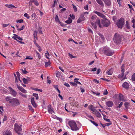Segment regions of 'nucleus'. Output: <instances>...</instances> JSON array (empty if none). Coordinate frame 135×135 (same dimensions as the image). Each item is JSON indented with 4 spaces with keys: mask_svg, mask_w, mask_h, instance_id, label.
I'll return each instance as SVG.
<instances>
[{
    "mask_svg": "<svg viewBox=\"0 0 135 135\" xmlns=\"http://www.w3.org/2000/svg\"><path fill=\"white\" fill-rule=\"evenodd\" d=\"M95 23L97 24L98 25L100 28H102L103 27H108L110 24V21L107 19H102L100 21L99 19L97 18Z\"/></svg>",
    "mask_w": 135,
    "mask_h": 135,
    "instance_id": "1",
    "label": "nucleus"
},
{
    "mask_svg": "<svg viewBox=\"0 0 135 135\" xmlns=\"http://www.w3.org/2000/svg\"><path fill=\"white\" fill-rule=\"evenodd\" d=\"M124 68V64H123L121 67V74H119L118 76V77L120 78H123V79L122 80H123L127 78L126 77V76L128 75L129 73L128 71H127L125 73L124 75V73L125 71Z\"/></svg>",
    "mask_w": 135,
    "mask_h": 135,
    "instance_id": "2",
    "label": "nucleus"
},
{
    "mask_svg": "<svg viewBox=\"0 0 135 135\" xmlns=\"http://www.w3.org/2000/svg\"><path fill=\"white\" fill-rule=\"evenodd\" d=\"M68 124L72 131H77L79 130V128L77 127L76 123L73 120L69 121Z\"/></svg>",
    "mask_w": 135,
    "mask_h": 135,
    "instance_id": "3",
    "label": "nucleus"
},
{
    "mask_svg": "<svg viewBox=\"0 0 135 135\" xmlns=\"http://www.w3.org/2000/svg\"><path fill=\"white\" fill-rule=\"evenodd\" d=\"M102 51L103 52L108 56L112 55L114 53V51L110 50L109 48L107 47H104Z\"/></svg>",
    "mask_w": 135,
    "mask_h": 135,
    "instance_id": "4",
    "label": "nucleus"
},
{
    "mask_svg": "<svg viewBox=\"0 0 135 135\" xmlns=\"http://www.w3.org/2000/svg\"><path fill=\"white\" fill-rule=\"evenodd\" d=\"M21 126L20 125L19 126L17 123H15L14 125L15 131L18 135H22V133L21 132L22 130Z\"/></svg>",
    "mask_w": 135,
    "mask_h": 135,
    "instance_id": "5",
    "label": "nucleus"
},
{
    "mask_svg": "<svg viewBox=\"0 0 135 135\" xmlns=\"http://www.w3.org/2000/svg\"><path fill=\"white\" fill-rule=\"evenodd\" d=\"M114 42L117 44L120 43L121 41V37L120 35L117 33L115 34L113 38Z\"/></svg>",
    "mask_w": 135,
    "mask_h": 135,
    "instance_id": "6",
    "label": "nucleus"
},
{
    "mask_svg": "<svg viewBox=\"0 0 135 135\" xmlns=\"http://www.w3.org/2000/svg\"><path fill=\"white\" fill-rule=\"evenodd\" d=\"M10 103L13 106H17L20 104L19 100L17 98H13L11 99L10 101Z\"/></svg>",
    "mask_w": 135,
    "mask_h": 135,
    "instance_id": "7",
    "label": "nucleus"
},
{
    "mask_svg": "<svg viewBox=\"0 0 135 135\" xmlns=\"http://www.w3.org/2000/svg\"><path fill=\"white\" fill-rule=\"evenodd\" d=\"M124 20L123 18H121L119 20L117 23V25L119 28H122L124 25Z\"/></svg>",
    "mask_w": 135,
    "mask_h": 135,
    "instance_id": "8",
    "label": "nucleus"
},
{
    "mask_svg": "<svg viewBox=\"0 0 135 135\" xmlns=\"http://www.w3.org/2000/svg\"><path fill=\"white\" fill-rule=\"evenodd\" d=\"M9 88L11 94L14 97H15L17 94L16 92L10 87H9Z\"/></svg>",
    "mask_w": 135,
    "mask_h": 135,
    "instance_id": "9",
    "label": "nucleus"
},
{
    "mask_svg": "<svg viewBox=\"0 0 135 135\" xmlns=\"http://www.w3.org/2000/svg\"><path fill=\"white\" fill-rule=\"evenodd\" d=\"M85 20V18L84 17V15H81L80 17L78 20L77 22L78 23H79L81 21H84Z\"/></svg>",
    "mask_w": 135,
    "mask_h": 135,
    "instance_id": "10",
    "label": "nucleus"
},
{
    "mask_svg": "<svg viewBox=\"0 0 135 135\" xmlns=\"http://www.w3.org/2000/svg\"><path fill=\"white\" fill-rule=\"evenodd\" d=\"M13 35L14 36L12 37V38L14 39V40H16L17 41V40H17V38L18 39V40L21 41H22L23 40V39L22 38L19 37L16 34H14Z\"/></svg>",
    "mask_w": 135,
    "mask_h": 135,
    "instance_id": "11",
    "label": "nucleus"
},
{
    "mask_svg": "<svg viewBox=\"0 0 135 135\" xmlns=\"http://www.w3.org/2000/svg\"><path fill=\"white\" fill-rule=\"evenodd\" d=\"M47 108L48 112L49 113H51L52 114V113H55V112L53 110V108H52L51 105H48Z\"/></svg>",
    "mask_w": 135,
    "mask_h": 135,
    "instance_id": "12",
    "label": "nucleus"
},
{
    "mask_svg": "<svg viewBox=\"0 0 135 135\" xmlns=\"http://www.w3.org/2000/svg\"><path fill=\"white\" fill-rule=\"evenodd\" d=\"M17 86L18 89L20 91L24 93H27L26 91L22 87L19 86L18 84H17Z\"/></svg>",
    "mask_w": 135,
    "mask_h": 135,
    "instance_id": "13",
    "label": "nucleus"
},
{
    "mask_svg": "<svg viewBox=\"0 0 135 135\" xmlns=\"http://www.w3.org/2000/svg\"><path fill=\"white\" fill-rule=\"evenodd\" d=\"M3 135H12V133L9 130L7 129L3 132Z\"/></svg>",
    "mask_w": 135,
    "mask_h": 135,
    "instance_id": "14",
    "label": "nucleus"
},
{
    "mask_svg": "<svg viewBox=\"0 0 135 135\" xmlns=\"http://www.w3.org/2000/svg\"><path fill=\"white\" fill-rule=\"evenodd\" d=\"M104 2L105 4L108 6H110L111 4V2L110 0H102Z\"/></svg>",
    "mask_w": 135,
    "mask_h": 135,
    "instance_id": "15",
    "label": "nucleus"
},
{
    "mask_svg": "<svg viewBox=\"0 0 135 135\" xmlns=\"http://www.w3.org/2000/svg\"><path fill=\"white\" fill-rule=\"evenodd\" d=\"M106 105L109 107H111L113 104V102L110 101L106 102Z\"/></svg>",
    "mask_w": 135,
    "mask_h": 135,
    "instance_id": "16",
    "label": "nucleus"
},
{
    "mask_svg": "<svg viewBox=\"0 0 135 135\" xmlns=\"http://www.w3.org/2000/svg\"><path fill=\"white\" fill-rule=\"evenodd\" d=\"M31 103L33 107L36 108L37 107V105L36 103L35 102L34 100V98L32 97L31 99Z\"/></svg>",
    "mask_w": 135,
    "mask_h": 135,
    "instance_id": "17",
    "label": "nucleus"
},
{
    "mask_svg": "<svg viewBox=\"0 0 135 135\" xmlns=\"http://www.w3.org/2000/svg\"><path fill=\"white\" fill-rule=\"evenodd\" d=\"M129 85L127 82H125L123 84L122 86L123 88L128 89L129 88Z\"/></svg>",
    "mask_w": 135,
    "mask_h": 135,
    "instance_id": "18",
    "label": "nucleus"
},
{
    "mask_svg": "<svg viewBox=\"0 0 135 135\" xmlns=\"http://www.w3.org/2000/svg\"><path fill=\"white\" fill-rule=\"evenodd\" d=\"M118 98L120 101H126V100L124 98L123 95L121 94H119Z\"/></svg>",
    "mask_w": 135,
    "mask_h": 135,
    "instance_id": "19",
    "label": "nucleus"
},
{
    "mask_svg": "<svg viewBox=\"0 0 135 135\" xmlns=\"http://www.w3.org/2000/svg\"><path fill=\"white\" fill-rule=\"evenodd\" d=\"M102 7L104 6V4L101 0H95Z\"/></svg>",
    "mask_w": 135,
    "mask_h": 135,
    "instance_id": "20",
    "label": "nucleus"
},
{
    "mask_svg": "<svg viewBox=\"0 0 135 135\" xmlns=\"http://www.w3.org/2000/svg\"><path fill=\"white\" fill-rule=\"evenodd\" d=\"M89 109L93 112H94L95 111V109L94 108V107L92 105H90Z\"/></svg>",
    "mask_w": 135,
    "mask_h": 135,
    "instance_id": "21",
    "label": "nucleus"
},
{
    "mask_svg": "<svg viewBox=\"0 0 135 135\" xmlns=\"http://www.w3.org/2000/svg\"><path fill=\"white\" fill-rule=\"evenodd\" d=\"M94 114L97 117L99 118H100L101 116L100 113L97 111H96L95 112Z\"/></svg>",
    "mask_w": 135,
    "mask_h": 135,
    "instance_id": "22",
    "label": "nucleus"
},
{
    "mask_svg": "<svg viewBox=\"0 0 135 135\" xmlns=\"http://www.w3.org/2000/svg\"><path fill=\"white\" fill-rule=\"evenodd\" d=\"M37 32L36 31H35L34 32L33 35L35 38H36L37 40L38 39V38L37 37Z\"/></svg>",
    "mask_w": 135,
    "mask_h": 135,
    "instance_id": "23",
    "label": "nucleus"
},
{
    "mask_svg": "<svg viewBox=\"0 0 135 135\" xmlns=\"http://www.w3.org/2000/svg\"><path fill=\"white\" fill-rule=\"evenodd\" d=\"M6 7L9 8H13L15 7L12 4L10 5L6 4L5 5Z\"/></svg>",
    "mask_w": 135,
    "mask_h": 135,
    "instance_id": "24",
    "label": "nucleus"
},
{
    "mask_svg": "<svg viewBox=\"0 0 135 135\" xmlns=\"http://www.w3.org/2000/svg\"><path fill=\"white\" fill-rule=\"evenodd\" d=\"M72 20L70 18H69V20L65 21V22L67 24H69L72 23Z\"/></svg>",
    "mask_w": 135,
    "mask_h": 135,
    "instance_id": "25",
    "label": "nucleus"
},
{
    "mask_svg": "<svg viewBox=\"0 0 135 135\" xmlns=\"http://www.w3.org/2000/svg\"><path fill=\"white\" fill-rule=\"evenodd\" d=\"M125 26L127 29H130V27L129 26L128 21H126V24L125 25Z\"/></svg>",
    "mask_w": 135,
    "mask_h": 135,
    "instance_id": "26",
    "label": "nucleus"
},
{
    "mask_svg": "<svg viewBox=\"0 0 135 135\" xmlns=\"http://www.w3.org/2000/svg\"><path fill=\"white\" fill-rule=\"evenodd\" d=\"M52 117L53 118L58 120H59L60 122L61 121H61L62 120V119L61 118H59L55 115H53L52 116Z\"/></svg>",
    "mask_w": 135,
    "mask_h": 135,
    "instance_id": "27",
    "label": "nucleus"
},
{
    "mask_svg": "<svg viewBox=\"0 0 135 135\" xmlns=\"http://www.w3.org/2000/svg\"><path fill=\"white\" fill-rule=\"evenodd\" d=\"M93 22H94L93 21V22L92 21L91 22V25H92V26L95 29H96L97 28V26L94 23H93Z\"/></svg>",
    "mask_w": 135,
    "mask_h": 135,
    "instance_id": "28",
    "label": "nucleus"
},
{
    "mask_svg": "<svg viewBox=\"0 0 135 135\" xmlns=\"http://www.w3.org/2000/svg\"><path fill=\"white\" fill-rule=\"evenodd\" d=\"M113 71L112 69H110L109 71L107 72L106 73L108 75H111L113 74Z\"/></svg>",
    "mask_w": 135,
    "mask_h": 135,
    "instance_id": "29",
    "label": "nucleus"
},
{
    "mask_svg": "<svg viewBox=\"0 0 135 135\" xmlns=\"http://www.w3.org/2000/svg\"><path fill=\"white\" fill-rule=\"evenodd\" d=\"M27 79H29V78H27L26 79L25 78H23V80L24 83L26 84L28 83V82H27Z\"/></svg>",
    "mask_w": 135,
    "mask_h": 135,
    "instance_id": "30",
    "label": "nucleus"
},
{
    "mask_svg": "<svg viewBox=\"0 0 135 135\" xmlns=\"http://www.w3.org/2000/svg\"><path fill=\"white\" fill-rule=\"evenodd\" d=\"M50 61H48V62H45V66L46 67H48L50 66Z\"/></svg>",
    "mask_w": 135,
    "mask_h": 135,
    "instance_id": "31",
    "label": "nucleus"
},
{
    "mask_svg": "<svg viewBox=\"0 0 135 135\" xmlns=\"http://www.w3.org/2000/svg\"><path fill=\"white\" fill-rule=\"evenodd\" d=\"M54 88H55V89L57 90L59 94H60V91L59 89L58 88V85H54Z\"/></svg>",
    "mask_w": 135,
    "mask_h": 135,
    "instance_id": "32",
    "label": "nucleus"
},
{
    "mask_svg": "<svg viewBox=\"0 0 135 135\" xmlns=\"http://www.w3.org/2000/svg\"><path fill=\"white\" fill-rule=\"evenodd\" d=\"M55 20L56 22H57L59 23L60 22L59 21V18H58V17L57 15H56V17H55Z\"/></svg>",
    "mask_w": 135,
    "mask_h": 135,
    "instance_id": "33",
    "label": "nucleus"
},
{
    "mask_svg": "<svg viewBox=\"0 0 135 135\" xmlns=\"http://www.w3.org/2000/svg\"><path fill=\"white\" fill-rule=\"evenodd\" d=\"M33 95L36 98V99L37 100L38 99V94L36 93H33Z\"/></svg>",
    "mask_w": 135,
    "mask_h": 135,
    "instance_id": "34",
    "label": "nucleus"
},
{
    "mask_svg": "<svg viewBox=\"0 0 135 135\" xmlns=\"http://www.w3.org/2000/svg\"><path fill=\"white\" fill-rule=\"evenodd\" d=\"M94 12L96 14L100 17L102 14V13L97 11H94Z\"/></svg>",
    "mask_w": 135,
    "mask_h": 135,
    "instance_id": "35",
    "label": "nucleus"
},
{
    "mask_svg": "<svg viewBox=\"0 0 135 135\" xmlns=\"http://www.w3.org/2000/svg\"><path fill=\"white\" fill-rule=\"evenodd\" d=\"M60 74V73L59 71H57L56 72V75L57 77H59Z\"/></svg>",
    "mask_w": 135,
    "mask_h": 135,
    "instance_id": "36",
    "label": "nucleus"
},
{
    "mask_svg": "<svg viewBox=\"0 0 135 135\" xmlns=\"http://www.w3.org/2000/svg\"><path fill=\"white\" fill-rule=\"evenodd\" d=\"M129 103L128 102H126L124 104V105L125 107L127 108L128 109V105Z\"/></svg>",
    "mask_w": 135,
    "mask_h": 135,
    "instance_id": "37",
    "label": "nucleus"
},
{
    "mask_svg": "<svg viewBox=\"0 0 135 135\" xmlns=\"http://www.w3.org/2000/svg\"><path fill=\"white\" fill-rule=\"evenodd\" d=\"M89 121L95 126H98V125L97 123H95L94 121H93L91 120H89Z\"/></svg>",
    "mask_w": 135,
    "mask_h": 135,
    "instance_id": "38",
    "label": "nucleus"
},
{
    "mask_svg": "<svg viewBox=\"0 0 135 135\" xmlns=\"http://www.w3.org/2000/svg\"><path fill=\"white\" fill-rule=\"evenodd\" d=\"M68 54H69V56L71 59H72V58L76 57V56H73L71 54H70L69 53Z\"/></svg>",
    "mask_w": 135,
    "mask_h": 135,
    "instance_id": "39",
    "label": "nucleus"
},
{
    "mask_svg": "<svg viewBox=\"0 0 135 135\" xmlns=\"http://www.w3.org/2000/svg\"><path fill=\"white\" fill-rule=\"evenodd\" d=\"M99 35L100 37V38H101L102 40L103 41L104 40V38L103 35L100 33H99Z\"/></svg>",
    "mask_w": 135,
    "mask_h": 135,
    "instance_id": "40",
    "label": "nucleus"
},
{
    "mask_svg": "<svg viewBox=\"0 0 135 135\" xmlns=\"http://www.w3.org/2000/svg\"><path fill=\"white\" fill-rule=\"evenodd\" d=\"M132 80L134 81H135V73H134L132 77Z\"/></svg>",
    "mask_w": 135,
    "mask_h": 135,
    "instance_id": "41",
    "label": "nucleus"
},
{
    "mask_svg": "<svg viewBox=\"0 0 135 135\" xmlns=\"http://www.w3.org/2000/svg\"><path fill=\"white\" fill-rule=\"evenodd\" d=\"M93 94H95L98 96H99L100 95V93L98 92V91L93 92Z\"/></svg>",
    "mask_w": 135,
    "mask_h": 135,
    "instance_id": "42",
    "label": "nucleus"
},
{
    "mask_svg": "<svg viewBox=\"0 0 135 135\" xmlns=\"http://www.w3.org/2000/svg\"><path fill=\"white\" fill-rule=\"evenodd\" d=\"M24 16L26 17L28 19H29L30 18V16H28V14L26 13H25L24 15Z\"/></svg>",
    "mask_w": 135,
    "mask_h": 135,
    "instance_id": "43",
    "label": "nucleus"
},
{
    "mask_svg": "<svg viewBox=\"0 0 135 135\" xmlns=\"http://www.w3.org/2000/svg\"><path fill=\"white\" fill-rule=\"evenodd\" d=\"M10 97H7L6 98V100L7 101H9V103H10V101L11 99H10Z\"/></svg>",
    "mask_w": 135,
    "mask_h": 135,
    "instance_id": "44",
    "label": "nucleus"
},
{
    "mask_svg": "<svg viewBox=\"0 0 135 135\" xmlns=\"http://www.w3.org/2000/svg\"><path fill=\"white\" fill-rule=\"evenodd\" d=\"M25 27L24 26H23L21 28H18L17 30L19 31H21V30H23V29Z\"/></svg>",
    "mask_w": 135,
    "mask_h": 135,
    "instance_id": "45",
    "label": "nucleus"
},
{
    "mask_svg": "<svg viewBox=\"0 0 135 135\" xmlns=\"http://www.w3.org/2000/svg\"><path fill=\"white\" fill-rule=\"evenodd\" d=\"M49 54L48 52L47 51L45 53V55L46 57L48 59H49V58L47 57V56H49Z\"/></svg>",
    "mask_w": 135,
    "mask_h": 135,
    "instance_id": "46",
    "label": "nucleus"
},
{
    "mask_svg": "<svg viewBox=\"0 0 135 135\" xmlns=\"http://www.w3.org/2000/svg\"><path fill=\"white\" fill-rule=\"evenodd\" d=\"M100 17L104 19V20L107 19L106 18V17L103 14H102V15Z\"/></svg>",
    "mask_w": 135,
    "mask_h": 135,
    "instance_id": "47",
    "label": "nucleus"
},
{
    "mask_svg": "<svg viewBox=\"0 0 135 135\" xmlns=\"http://www.w3.org/2000/svg\"><path fill=\"white\" fill-rule=\"evenodd\" d=\"M22 96L25 98H26L27 97V95L26 94H23L22 93H19Z\"/></svg>",
    "mask_w": 135,
    "mask_h": 135,
    "instance_id": "48",
    "label": "nucleus"
},
{
    "mask_svg": "<svg viewBox=\"0 0 135 135\" xmlns=\"http://www.w3.org/2000/svg\"><path fill=\"white\" fill-rule=\"evenodd\" d=\"M17 22H18L19 23H21L23 22V20L22 19H20L16 21Z\"/></svg>",
    "mask_w": 135,
    "mask_h": 135,
    "instance_id": "49",
    "label": "nucleus"
},
{
    "mask_svg": "<svg viewBox=\"0 0 135 135\" xmlns=\"http://www.w3.org/2000/svg\"><path fill=\"white\" fill-rule=\"evenodd\" d=\"M7 117L5 115L4 116V118L3 119V122L4 121L6 120H7Z\"/></svg>",
    "mask_w": 135,
    "mask_h": 135,
    "instance_id": "50",
    "label": "nucleus"
},
{
    "mask_svg": "<svg viewBox=\"0 0 135 135\" xmlns=\"http://www.w3.org/2000/svg\"><path fill=\"white\" fill-rule=\"evenodd\" d=\"M70 17L72 18V19H74L75 18V17L74 15L71 14L70 15Z\"/></svg>",
    "mask_w": 135,
    "mask_h": 135,
    "instance_id": "51",
    "label": "nucleus"
},
{
    "mask_svg": "<svg viewBox=\"0 0 135 135\" xmlns=\"http://www.w3.org/2000/svg\"><path fill=\"white\" fill-rule=\"evenodd\" d=\"M59 23L61 26L63 27H65L66 26L64 25V24L62 23L61 22H60Z\"/></svg>",
    "mask_w": 135,
    "mask_h": 135,
    "instance_id": "52",
    "label": "nucleus"
},
{
    "mask_svg": "<svg viewBox=\"0 0 135 135\" xmlns=\"http://www.w3.org/2000/svg\"><path fill=\"white\" fill-rule=\"evenodd\" d=\"M16 73L18 78V79H19L20 77V75L19 73L18 72H17Z\"/></svg>",
    "mask_w": 135,
    "mask_h": 135,
    "instance_id": "53",
    "label": "nucleus"
},
{
    "mask_svg": "<svg viewBox=\"0 0 135 135\" xmlns=\"http://www.w3.org/2000/svg\"><path fill=\"white\" fill-rule=\"evenodd\" d=\"M34 90L36 91H40V92H42V89H39L37 88H35Z\"/></svg>",
    "mask_w": 135,
    "mask_h": 135,
    "instance_id": "54",
    "label": "nucleus"
},
{
    "mask_svg": "<svg viewBox=\"0 0 135 135\" xmlns=\"http://www.w3.org/2000/svg\"><path fill=\"white\" fill-rule=\"evenodd\" d=\"M73 6L74 11H77L76 7L73 4Z\"/></svg>",
    "mask_w": 135,
    "mask_h": 135,
    "instance_id": "55",
    "label": "nucleus"
},
{
    "mask_svg": "<svg viewBox=\"0 0 135 135\" xmlns=\"http://www.w3.org/2000/svg\"><path fill=\"white\" fill-rule=\"evenodd\" d=\"M9 25V24H3V27H7L8 25Z\"/></svg>",
    "mask_w": 135,
    "mask_h": 135,
    "instance_id": "56",
    "label": "nucleus"
},
{
    "mask_svg": "<svg viewBox=\"0 0 135 135\" xmlns=\"http://www.w3.org/2000/svg\"><path fill=\"white\" fill-rule=\"evenodd\" d=\"M35 16H36V14L34 13H33L31 17H32V18H33V19H34L35 18Z\"/></svg>",
    "mask_w": 135,
    "mask_h": 135,
    "instance_id": "57",
    "label": "nucleus"
},
{
    "mask_svg": "<svg viewBox=\"0 0 135 135\" xmlns=\"http://www.w3.org/2000/svg\"><path fill=\"white\" fill-rule=\"evenodd\" d=\"M123 104V103L122 102H121L120 103L119 105L118 106V107H119V108L121 107H122Z\"/></svg>",
    "mask_w": 135,
    "mask_h": 135,
    "instance_id": "58",
    "label": "nucleus"
},
{
    "mask_svg": "<svg viewBox=\"0 0 135 135\" xmlns=\"http://www.w3.org/2000/svg\"><path fill=\"white\" fill-rule=\"evenodd\" d=\"M34 3V4L36 6H38L39 4V3L37 0H36Z\"/></svg>",
    "mask_w": 135,
    "mask_h": 135,
    "instance_id": "59",
    "label": "nucleus"
},
{
    "mask_svg": "<svg viewBox=\"0 0 135 135\" xmlns=\"http://www.w3.org/2000/svg\"><path fill=\"white\" fill-rule=\"evenodd\" d=\"M22 71L24 74H26L28 73V72L25 69H24V71L23 69L22 70Z\"/></svg>",
    "mask_w": 135,
    "mask_h": 135,
    "instance_id": "60",
    "label": "nucleus"
},
{
    "mask_svg": "<svg viewBox=\"0 0 135 135\" xmlns=\"http://www.w3.org/2000/svg\"><path fill=\"white\" fill-rule=\"evenodd\" d=\"M80 89L82 93H83L85 91V90L82 88V87H80Z\"/></svg>",
    "mask_w": 135,
    "mask_h": 135,
    "instance_id": "61",
    "label": "nucleus"
},
{
    "mask_svg": "<svg viewBox=\"0 0 135 135\" xmlns=\"http://www.w3.org/2000/svg\"><path fill=\"white\" fill-rule=\"evenodd\" d=\"M36 53L37 54V55H38V58L39 59H40V54H39V53L37 51H36Z\"/></svg>",
    "mask_w": 135,
    "mask_h": 135,
    "instance_id": "62",
    "label": "nucleus"
},
{
    "mask_svg": "<svg viewBox=\"0 0 135 135\" xmlns=\"http://www.w3.org/2000/svg\"><path fill=\"white\" fill-rule=\"evenodd\" d=\"M88 5L87 4L86 6H84V8L86 10H88Z\"/></svg>",
    "mask_w": 135,
    "mask_h": 135,
    "instance_id": "63",
    "label": "nucleus"
},
{
    "mask_svg": "<svg viewBox=\"0 0 135 135\" xmlns=\"http://www.w3.org/2000/svg\"><path fill=\"white\" fill-rule=\"evenodd\" d=\"M64 85L66 86H67L68 87H70V86L67 83H65L64 84Z\"/></svg>",
    "mask_w": 135,
    "mask_h": 135,
    "instance_id": "64",
    "label": "nucleus"
}]
</instances>
